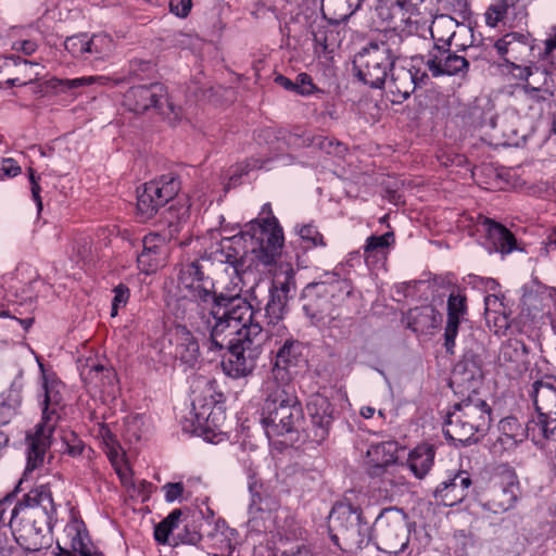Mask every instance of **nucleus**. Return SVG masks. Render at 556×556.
<instances>
[{
  "mask_svg": "<svg viewBox=\"0 0 556 556\" xmlns=\"http://www.w3.org/2000/svg\"><path fill=\"white\" fill-rule=\"evenodd\" d=\"M498 363L508 371L521 372L527 363L526 345L518 340L503 343L498 353Z\"/></svg>",
  "mask_w": 556,
  "mask_h": 556,
  "instance_id": "32",
  "label": "nucleus"
},
{
  "mask_svg": "<svg viewBox=\"0 0 556 556\" xmlns=\"http://www.w3.org/2000/svg\"><path fill=\"white\" fill-rule=\"evenodd\" d=\"M483 225L486 228L488 239L496 252L506 255L517 250L515 236L504 225L490 218H485Z\"/></svg>",
  "mask_w": 556,
  "mask_h": 556,
  "instance_id": "33",
  "label": "nucleus"
},
{
  "mask_svg": "<svg viewBox=\"0 0 556 556\" xmlns=\"http://www.w3.org/2000/svg\"><path fill=\"white\" fill-rule=\"evenodd\" d=\"M390 78L387 81V90L391 96L392 103H402L415 91L416 84L412 70L404 66H393L390 70Z\"/></svg>",
  "mask_w": 556,
  "mask_h": 556,
  "instance_id": "26",
  "label": "nucleus"
},
{
  "mask_svg": "<svg viewBox=\"0 0 556 556\" xmlns=\"http://www.w3.org/2000/svg\"><path fill=\"white\" fill-rule=\"evenodd\" d=\"M397 444L393 441L371 444L367 450V473L370 477H381L387 468L396 463Z\"/></svg>",
  "mask_w": 556,
  "mask_h": 556,
  "instance_id": "22",
  "label": "nucleus"
},
{
  "mask_svg": "<svg viewBox=\"0 0 556 556\" xmlns=\"http://www.w3.org/2000/svg\"><path fill=\"white\" fill-rule=\"evenodd\" d=\"M480 356L472 351L466 352L453 369L451 386L465 387L467 384V389H472L473 392L478 381L482 378Z\"/></svg>",
  "mask_w": 556,
  "mask_h": 556,
  "instance_id": "20",
  "label": "nucleus"
},
{
  "mask_svg": "<svg viewBox=\"0 0 556 556\" xmlns=\"http://www.w3.org/2000/svg\"><path fill=\"white\" fill-rule=\"evenodd\" d=\"M295 92L301 96H308L313 93L315 88L312 78L306 73H301L298 75L296 80L294 81Z\"/></svg>",
  "mask_w": 556,
  "mask_h": 556,
  "instance_id": "55",
  "label": "nucleus"
},
{
  "mask_svg": "<svg viewBox=\"0 0 556 556\" xmlns=\"http://www.w3.org/2000/svg\"><path fill=\"white\" fill-rule=\"evenodd\" d=\"M265 334L261 325H252L239 338H232L220 363L225 375L233 379L250 376L263 352Z\"/></svg>",
  "mask_w": 556,
  "mask_h": 556,
  "instance_id": "8",
  "label": "nucleus"
},
{
  "mask_svg": "<svg viewBox=\"0 0 556 556\" xmlns=\"http://www.w3.org/2000/svg\"><path fill=\"white\" fill-rule=\"evenodd\" d=\"M115 48L113 38L105 33L87 36V56L93 55L97 60H104L113 53Z\"/></svg>",
  "mask_w": 556,
  "mask_h": 556,
  "instance_id": "36",
  "label": "nucleus"
},
{
  "mask_svg": "<svg viewBox=\"0 0 556 556\" xmlns=\"http://www.w3.org/2000/svg\"><path fill=\"white\" fill-rule=\"evenodd\" d=\"M263 333L265 334V341L267 339L274 340L275 344L282 343L286 338H293L289 334V330L282 323V319H268L266 329L263 328Z\"/></svg>",
  "mask_w": 556,
  "mask_h": 556,
  "instance_id": "46",
  "label": "nucleus"
},
{
  "mask_svg": "<svg viewBox=\"0 0 556 556\" xmlns=\"http://www.w3.org/2000/svg\"><path fill=\"white\" fill-rule=\"evenodd\" d=\"M433 496L438 504L454 506L466 497V493H463V489H459L451 478L441 482L437 486L433 492Z\"/></svg>",
  "mask_w": 556,
  "mask_h": 556,
  "instance_id": "37",
  "label": "nucleus"
},
{
  "mask_svg": "<svg viewBox=\"0 0 556 556\" xmlns=\"http://www.w3.org/2000/svg\"><path fill=\"white\" fill-rule=\"evenodd\" d=\"M123 105L136 114L153 110L169 119L179 117L180 109L170 101L166 87L160 83L130 87L124 93Z\"/></svg>",
  "mask_w": 556,
  "mask_h": 556,
  "instance_id": "10",
  "label": "nucleus"
},
{
  "mask_svg": "<svg viewBox=\"0 0 556 556\" xmlns=\"http://www.w3.org/2000/svg\"><path fill=\"white\" fill-rule=\"evenodd\" d=\"M518 492L519 486L514 479L505 484L495 485L490 492V498L483 506L493 514L504 513L514 507Z\"/></svg>",
  "mask_w": 556,
  "mask_h": 556,
  "instance_id": "29",
  "label": "nucleus"
},
{
  "mask_svg": "<svg viewBox=\"0 0 556 556\" xmlns=\"http://www.w3.org/2000/svg\"><path fill=\"white\" fill-rule=\"evenodd\" d=\"M465 415V418L472 425L479 438L489 430L492 421V409L485 400L481 399L476 391L456 403Z\"/></svg>",
  "mask_w": 556,
  "mask_h": 556,
  "instance_id": "17",
  "label": "nucleus"
},
{
  "mask_svg": "<svg viewBox=\"0 0 556 556\" xmlns=\"http://www.w3.org/2000/svg\"><path fill=\"white\" fill-rule=\"evenodd\" d=\"M312 34L315 43L321 46L325 50H327L334 40L333 31H328L326 26H317L316 29H313Z\"/></svg>",
  "mask_w": 556,
  "mask_h": 556,
  "instance_id": "54",
  "label": "nucleus"
},
{
  "mask_svg": "<svg viewBox=\"0 0 556 556\" xmlns=\"http://www.w3.org/2000/svg\"><path fill=\"white\" fill-rule=\"evenodd\" d=\"M142 252L137 256L139 268L149 274L156 270L164 261L165 238L159 233H149L142 239Z\"/></svg>",
  "mask_w": 556,
  "mask_h": 556,
  "instance_id": "27",
  "label": "nucleus"
},
{
  "mask_svg": "<svg viewBox=\"0 0 556 556\" xmlns=\"http://www.w3.org/2000/svg\"><path fill=\"white\" fill-rule=\"evenodd\" d=\"M88 376V379L94 382L96 387H102L103 389L113 386L116 380V374L102 365L92 366Z\"/></svg>",
  "mask_w": 556,
  "mask_h": 556,
  "instance_id": "45",
  "label": "nucleus"
},
{
  "mask_svg": "<svg viewBox=\"0 0 556 556\" xmlns=\"http://www.w3.org/2000/svg\"><path fill=\"white\" fill-rule=\"evenodd\" d=\"M278 349L271 370L273 378L277 381L286 382L289 380L288 369L295 366L302 357L304 346L294 338H286Z\"/></svg>",
  "mask_w": 556,
  "mask_h": 556,
  "instance_id": "19",
  "label": "nucleus"
},
{
  "mask_svg": "<svg viewBox=\"0 0 556 556\" xmlns=\"http://www.w3.org/2000/svg\"><path fill=\"white\" fill-rule=\"evenodd\" d=\"M53 429H48L45 425H38L34 437L30 438L28 453H27V465L25 475L34 471L43 464L46 451L49 447V437Z\"/></svg>",
  "mask_w": 556,
  "mask_h": 556,
  "instance_id": "31",
  "label": "nucleus"
},
{
  "mask_svg": "<svg viewBox=\"0 0 556 556\" xmlns=\"http://www.w3.org/2000/svg\"><path fill=\"white\" fill-rule=\"evenodd\" d=\"M109 80L105 76H89V77H81V78H73V79H55L53 81V88L58 89L59 91H67L80 88L86 85H91L94 83H99L104 85Z\"/></svg>",
  "mask_w": 556,
  "mask_h": 556,
  "instance_id": "41",
  "label": "nucleus"
},
{
  "mask_svg": "<svg viewBox=\"0 0 556 556\" xmlns=\"http://www.w3.org/2000/svg\"><path fill=\"white\" fill-rule=\"evenodd\" d=\"M163 490L165 491V500L167 502H174L179 496H181L184 492V485L180 482L177 483H166L163 486Z\"/></svg>",
  "mask_w": 556,
  "mask_h": 556,
  "instance_id": "58",
  "label": "nucleus"
},
{
  "mask_svg": "<svg viewBox=\"0 0 556 556\" xmlns=\"http://www.w3.org/2000/svg\"><path fill=\"white\" fill-rule=\"evenodd\" d=\"M371 541L381 552H402L409 541L405 513L396 507L383 508L371 526Z\"/></svg>",
  "mask_w": 556,
  "mask_h": 556,
  "instance_id": "9",
  "label": "nucleus"
},
{
  "mask_svg": "<svg viewBox=\"0 0 556 556\" xmlns=\"http://www.w3.org/2000/svg\"><path fill=\"white\" fill-rule=\"evenodd\" d=\"M175 358L186 368L194 369L200 364V345L186 326H179L174 333Z\"/></svg>",
  "mask_w": 556,
  "mask_h": 556,
  "instance_id": "21",
  "label": "nucleus"
},
{
  "mask_svg": "<svg viewBox=\"0 0 556 556\" xmlns=\"http://www.w3.org/2000/svg\"><path fill=\"white\" fill-rule=\"evenodd\" d=\"M260 315V311H255L245 299L219 293L216 301L211 303L198 331L208 334L204 343L207 352L220 354L232 338H239L252 325H261L257 319Z\"/></svg>",
  "mask_w": 556,
  "mask_h": 556,
  "instance_id": "4",
  "label": "nucleus"
},
{
  "mask_svg": "<svg viewBox=\"0 0 556 556\" xmlns=\"http://www.w3.org/2000/svg\"><path fill=\"white\" fill-rule=\"evenodd\" d=\"M444 433L450 440L463 445L478 442L480 439L456 404L453 406V410L447 414Z\"/></svg>",
  "mask_w": 556,
  "mask_h": 556,
  "instance_id": "25",
  "label": "nucleus"
},
{
  "mask_svg": "<svg viewBox=\"0 0 556 556\" xmlns=\"http://www.w3.org/2000/svg\"><path fill=\"white\" fill-rule=\"evenodd\" d=\"M212 404L213 402H210L198 407L197 402L193 401L190 418L186 419L182 429L192 434L203 437L207 441H212L211 434L215 435L222 414L220 412H214Z\"/></svg>",
  "mask_w": 556,
  "mask_h": 556,
  "instance_id": "16",
  "label": "nucleus"
},
{
  "mask_svg": "<svg viewBox=\"0 0 556 556\" xmlns=\"http://www.w3.org/2000/svg\"><path fill=\"white\" fill-rule=\"evenodd\" d=\"M72 547L79 552L81 556H90L92 548L85 542L81 532L77 530L76 535L72 539Z\"/></svg>",
  "mask_w": 556,
  "mask_h": 556,
  "instance_id": "57",
  "label": "nucleus"
},
{
  "mask_svg": "<svg viewBox=\"0 0 556 556\" xmlns=\"http://www.w3.org/2000/svg\"><path fill=\"white\" fill-rule=\"evenodd\" d=\"M326 5L332 11V20L336 23L348 20L356 10L348 2V0H323V7Z\"/></svg>",
  "mask_w": 556,
  "mask_h": 556,
  "instance_id": "44",
  "label": "nucleus"
},
{
  "mask_svg": "<svg viewBox=\"0 0 556 556\" xmlns=\"http://www.w3.org/2000/svg\"><path fill=\"white\" fill-rule=\"evenodd\" d=\"M286 295L269 292V300L265 306V317L267 319H283L287 306Z\"/></svg>",
  "mask_w": 556,
  "mask_h": 556,
  "instance_id": "43",
  "label": "nucleus"
},
{
  "mask_svg": "<svg viewBox=\"0 0 556 556\" xmlns=\"http://www.w3.org/2000/svg\"><path fill=\"white\" fill-rule=\"evenodd\" d=\"M249 490L251 493V503L249 506L250 514L271 510L274 502L270 497L263 496L261 492L262 484H258L255 481L250 482Z\"/></svg>",
  "mask_w": 556,
  "mask_h": 556,
  "instance_id": "40",
  "label": "nucleus"
},
{
  "mask_svg": "<svg viewBox=\"0 0 556 556\" xmlns=\"http://www.w3.org/2000/svg\"><path fill=\"white\" fill-rule=\"evenodd\" d=\"M394 243V233L389 231L381 236H370L364 247V257L367 264L383 260L391 244Z\"/></svg>",
  "mask_w": 556,
  "mask_h": 556,
  "instance_id": "35",
  "label": "nucleus"
},
{
  "mask_svg": "<svg viewBox=\"0 0 556 556\" xmlns=\"http://www.w3.org/2000/svg\"><path fill=\"white\" fill-rule=\"evenodd\" d=\"M518 0H501L490 5L485 12V22L489 26L495 27L498 22L503 21L508 10L516 4Z\"/></svg>",
  "mask_w": 556,
  "mask_h": 556,
  "instance_id": "42",
  "label": "nucleus"
},
{
  "mask_svg": "<svg viewBox=\"0 0 556 556\" xmlns=\"http://www.w3.org/2000/svg\"><path fill=\"white\" fill-rule=\"evenodd\" d=\"M525 438L530 439L540 447H547L549 443H556V420L541 416L538 419L529 420L523 428Z\"/></svg>",
  "mask_w": 556,
  "mask_h": 556,
  "instance_id": "30",
  "label": "nucleus"
},
{
  "mask_svg": "<svg viewBox=\"0 0 556 556\" xmlns=\"http://www.w3.org/2000/svg\"><path fill=\"white\" fill-rule=\"evenodd\" d=\"M434 459V448L432 445L424 444L415 447L408 455L407 466L416 478H424Z\"/></svg>",
  "mask_w": 556,
  "mask_h": 556,
  "instance_id": "34",
  "label": "nucleus"
},
{
  "mask_svg": "<svg viewBox=\"0 0 556 556\" xmlns=\"http://www.w3.org/2000/svg\"><path fill=\"white\" fill-rule=\"evenodd\" d=\"M401 40L397 34H391L387 40L370 41L363 47L353 61L357 77L371 88L383 87L388 73L400 56L399 49L393 46Z\"/></svg>",
  "mask_w": 556,
  "mask_h": 556,
  "instance_id": "6",
  "label": "nucleus"
},
{
  "mask_svg": "<svg viewBox=\"0 0 556 556\" xmlns=\"http://www.w3.org/2000/svg\"><path fill=\"white\" fill-rule=\"evenodd\" d=\"M192 7L191 0H169V10L179 17H186Z\"/></svg>",
  "mask_w": 556,
  "mask_h": 556,
  "instance_id": "56",
  "label": "nucleus"
},
{
  "mask_svg": "<svg viewBox=\"0 0 556 556\" xmlns=\"http://www.w3.org/2000/svg\"><path fill=\"white\" fill-rule=\"evenodd\" d=\"M114 296L112 300L111 316H116L118 308L127 304L129 300V289L124 285H118L113 290Z\"/></svg>",
  "mask_w": 556,
  "mask_h": 556,
  "instance_id": "53",
  "label": "nucleus"
},
{
  "mask_svg": "<svg viewBox=\"0 0 556 556\" xmlns=\"http://www.w3.org/2000/svg\"><path fill=\"white\" fill-rule=\"evenodd\" d=\"M148 428L144 417L141 415H130L124 420L123 437L129 444L138 443L146 435Z\"/></svg>",
  "mask_w": 556,
  "mask_h": 556,
  "instance_id": "38",
  "label": "nucleus"
},
{
  "mask_svg": "<svg viewBox=\"0 0 556 556\" xmlns=\"http://www.w3.org/2000/svg\"><path fill=\"white\" fill-rule=\"evenodd\" d=\"M204 261H207L206 256L181 265L178 280L184 291L204 303H214L219 294L215 291L213 279L204 274L202 265Z\"/></svg>",
  "mask_w": 556,
  "mask_h": 556,
  "instance_id": "13",
  "label": "nucleus"
},
{
  "mask_svg": "<svg viewBox=\"0 0 556 556\" xmlns=\"http://www.w3.org/2000/svg\"><path fill=\"white\" fill-rule=\"evenodd\" d=\"M255 140L258 144H268L274 151L282 149L277 131L270 127L260 129L255 135Z\"/></svg>",
  "mask_w": 556,
  "mask_h": 556,
  "instance_id": "51",
  "label": "nucleus"
},
{
  "mask_svg": "<svg viewBox=\"0 0 556 556\" xmlns=\"http://www.w3.org/2000/svg\"><path fill=\"white\" fill-rule=\"evenodd\" d=\"M500 434L491 446L493 454L500 455L515 448L525 440V431L516 417H506L500 421Z\"/></svg>",
  "mask_w": 556,
  "mask_h": 556,
  "instance_id": "28",
  "label": "nucleus"
},
{
  "mask_svg": "<svg viewBox=\"0 0 556 556\" xmlns=\"http://www.w3.org/2000/svg\"><path fill=\"white\" fill-rule=\"evenodd\" d=\"M211 303H204L188 292L169 304L172 313L177 319L189 323L197 331L203 325V318Z\"/></svg>",
  "mask_w": 556,
  "mask_h": 556,
  "instance_id": "18",
  "label": "nucleus"
},
{
  "mask_svg": "<svg viewBox=\"0 0 556 556\" xmlns=\"http://www.w3.org/2000/svg\"><path fill=\"white\" fill-rule=\"evenodd\" d=\"M54 515L55 505L48 485L30 490L11 514L10 527L16 543L30 553L49 547Z\"/></svg>",
  "mask_w": 556,
  "mask_h": 556,
  "instance_id": "3",
  "label": "nucleus"
},
{
  "mask_svg": "<svg viewBox=\"0 0 556 556\" xmlns=\"http://www.w3.org/2000/svg\"><path fill=\"white\" fill-rule=\"evenodd\" d=\"M467 313V296L465 292L458 287H453L447 298V319L444 330V346L450 354L454 353L458 328L460 323L466 320Z\"/></svg>",
  "mask_w": 556,
  "mask_h": 556,
  "instance_id": "15",
  "label": "nucleus"
},
{
  "mask_svg": "<svg viewBox=\"0 0 556 556\" xmlns=\"http://www.w3.org/2000/svg\"><path fill=\"white\" fill-rule=\"evenodd\" d=\"M42 380V421L39 425L54 429L56 420L60 418L59 409L63 406V397L60 392L62 384L55 379H48L45 375Z\"/></svg>",
  "mask_w": 556,
  "mask_h": 556,
  "instance_id": "24",
  "label": "nucleus"
},
{
  "mask_svg": "<svg viewBox=\"0 0 556 556\" xmlns=\"http://www.w3.org/2000/svg\"><path fill=\"white\" fill-rule=\"evenodd\" d=\"M312 144L326 153H331L333 148V141L327 137L317 136L312 140Z\"/></svg>",
  "mask_w": 556,
  "mask_h": 556,
  "instance_id": "63",
  "label": "nucleus"
},
{
  "mask_svg": "<svg viewBox=\"0 0 556 556\" xmlns=\"http://www.w3.org/2000/svg\"><path fill=\"white\" fill-rule=\"evenodd\" d=\"M291 290H295V282L293 276V269H289L286 271L283 281H280L279 278L276 279L273 283V287L269 289L271 293H280L286 295V300L288 301V296Z\"/></svg>",
  "mask_w": 556,
  "mask_h": 556,
  "instance_id": "52",
  "label": "nucleus"
},
{
  "mask_svg": "<svg viewBox=\"0 0 556 556\" xmlns=\"http://www.w3.org/2000/svg\"><path fill=\"white\" fill-rule=\"evenodd\" d=\"M508 66L510 67L514 76L520 80H528L529 77L532 76V74H533L532 67L528 66V65H520V64H517V62H515V63L508 64Z\"/></svg>",
  "mask_w": 556,
  "mask_h": 556,
  "instance_id": "60",
  "label": "nucleus"
},
{
  "mask_svg": "<svg viewBox=\"0 0 556 556\" xmlns=\"http://www.w3.org/2000/svg\"><path fill=\"white\" fill-rule=\"evenodd\" d=\"M87 34H78L67 37L64 41L65 50L75 58L87 60Z\"/></svg>",
  "mask_w": 556,
  "mask_h": 556,
  "instance_id": "47",
  "label": "nucleus"
},
{
  "mask_svg": "<svg viewBox=\"0 0 556 556\" xmlns=\"http://www.w3.org/2000/svg\"><path fill=\"white\" fill-rule=\"evenodd\" d=\"M441 26L455 27L456 23L452 17L441 16L433 22L430 33L434 40L432 49L426 55L420 56L433 77L440 76H464L469 70L468 60L451 50L457 34L451 31L446 38L439 37L438 33Z\"/></svg>",
  "mask_w": 556,
  "mask_h": 556,
  "instance_id": "7",
  "label": "nucleus"
},
{
  "mask_svg": "<svg viewBox=\"0 0 556 556\" xmlns=\"http://www.w3.org/2000/svg\"><path fill=\"white\" fill-rule=\"evenodd\" d=\"M241 163L230 167L229 181L227 184L228 188L238 186L240 184L241 177L247 176V174L241 172Z\"/></svg>",
  "mask_w": 556,
  "mask_h": 556,
  "instance_id": "62",
  "label": "nucleus"
},
{
  "mask_svg": "<svg viewBox=\"0 0 556 556\" xmlns=\"http://www.w3.org/2000/svg\"><path fill=\"white\" fill-rule=\"evenodd\" d=\"M189 215H190L189 206L182 204L177 211V215H176L177 222L169 219L170 235L179 231V224L182 222H186L189 218Z\"/></svg>",
  "mask_w": 556,
  "mask_h": 556,
  "instance_id": "59",
  "label": "nucleus"
},
{
  "mask_svg": "<svg viewBox=\"0 0 556 556\" xmlns=\"http://www.w3.org/2000/svg\"><path fill=\"white\" fill-rule=\"evenodd\" d=\"M181 516L180 509H174L165 519L154 528V539L159 544H166L169 534L177 528Z\"/></svg>",
  "mask_w": 556,
  "mask_h": 556,
  "instance_id": "39",
  "label": "nucleus"
},
{
  "mask_svg": "<svg viewBox=\"0 0 556 556\" xmlns=\"http://www.w3.org/2000/svg\"><path fill=\"white\" fill-rule=\"evenodd\" d=\"M180 190V181L173 174L146 182L137 190V210L143 218H151Z\"/></svg>",
  "mask_w": 556,
  "mask_h": 556,
  "instance_id": "11",
  "label": "nucleus"
},
{
  "mask_svg": "<svg viewBox=\"0 0 556 556\" xmlns=\"http://www.w3.org/2000/svg\"><path fill=\"white\" fill-rule=\"evenodd\" d=\"M2 172L8 177H15L21 173V167L17 163L12 159H7L3 161Z\"/></svg>",
  "mask_w": 556,
  "mask_h": 556,
  "instance_id": "64",
  "label": "nucleus"
},
{
  "mask_svg": "<svg viewBox=\"0 0 556 556\" xmlns=\"http://www.w3.org/2000/svg\"><path fill=\"white\" fill-rule=\"evenodd\" d=\"M296 231L301 239L306 241L309 247L325 245L321 233L313 224L302 225Z\"/></svg>",
  "mask_w": 556,
  "mask_h": 556,
  "instance_id": "50",
  "label": "nucleus"
},
{
  "mask_svg": "<svg viewBox=\"0 0 556 556\" xmlns=\"http://www.w3.org/2000/svg\"><path fill=\"white\" fill-rule=\"evenodd\" d=\"M283 247V233L276 218L252 220L247 229L230 238H224L206 256L213 263L228 264L237 276L250 269L249 261L256 262V267L276 263Z\"/></svg>",
  "mask_w": 556,
  "mask_h": 556,
  "instance_id": "2",
  "label": "nucleus"
},
{
  "mask_svg": "<svg viewBox=\"0 0 556 556\" xmlns=\"http://www.w3.org/2000/svg\"><path fill=\"white\" fill-rule=\"evenodd\" d=\"M328 527L331 541L344 552H357L371 542V526L364 519L362 508L350 502L332 507Z\"/></svg>",
  "mask_w": 556,
  "mask_h": 556,
  "instance_id": "5",
  "label": "nucleus"
},
{
  "mask_svg": "<svg viewBox=\"0 0 556 556\" xmlns=\"http://www.w3.org/2000/svg\"><path fill=\"white\" fill-rule=\"evenodd\" d=\"M264 393L261 420L268 437L303 434L306 440L317 444L328 438L333 407L326 396L313 394L309 397L307 412L311 421L304 426L303 407L292 384L268 379Z\"/></svg>",
  "mask_w": 556,
  "mask_h": 556,
  "instance_id": "1",
  "label": "nucleus"
},
{
  "mask_svg": "<svg viewBox=\"0 0 556 556\" xmlns=\"http://www.w3.org/2000/svg\"><path fill=\"white\" fill-rule=\"evenodd\" d=\"M539 60L547 62L556 68V25L551 27L548 36L544 40V49L539 52Z\"/></svg>",
  "mask_w": 556,
  "mask_h": 556,
  "instance_id": "48",
  "label": "nucleus"
},
{
  "mask_svg": "<svg viewBox=\"0 0 556 556\" xmlns=\"http://www.w3.org/2000/svg\"><path fill=\"white\" fill-rule=\"evenodd\" d=\"M269 160L261 161L260 159H256V157L247 159L244 162L241 163V168H242L241 172H243L247 175H249L250 172H252L254 169L264 168L265 164Z\"/></svg>",
  "mask_w": 556,
  "mask_h": 556,
  "instance_id": "61",
  "label": "nucleus"
},
{
  "mask_svg": "<svg viewBox=\"0 0 556 556\" xmlns=\"http://www.w3.org/2000/svg\"><path fill=\"white\" fill-rule=\"evenodd\" d=\"M534 48L535 40L529 33H507L494 43L497 54L507 65L515 62L532 63L531 56Z\"/></svg>",
  "mask_w": 556,
  "mask_h": 556,
  "instance_id": "14",
  "label": "nucleus"
},
{
  "mask_svg": "<svg viewBox=\"0 0 556 556\" xmlns=\"http://www.w3.org/2000/svg\"><path fill=\"white\" fill-rule=\"evenodd\" d=\"M531 396L538 414L556 420V377H545L532 384Z\"/></svg>",
  "mask_w": 556,
  "mask_h": 556,
  "instance_id": "23",
  "label": "nucleus"
},
{
  "mask_svg": "<svg viewBox=\"0 0 556 556\" xmlns=\"http://www.w3.org/2000/svg\"><path fill=\"white\" fill-rule=\"evenodd\" d=\"M331 285L319 281L308 283L302 291V309L314 326H324L334 319Z\"/></svg>",
  "mask_w": 556,
  "mask_h": 556,
  "instance_id": "12",
  "label": "nucleus"
},
{
  "mask_svg": "<svg viewBox=\"0 0 556 556\" xmlns=\"http://www.w3.org/2000/svg\"><path fill=\"white\" fill-rule=\"evenodd\" d=\"M64 450L63 453L72 457H77L83 454L85 450L84 442L72 431L63 435Z\"/></svg>",
  "mask_w": 556,
  "mask_h": 556,
  "instance_id": "49",
  "label": "nucleus"
}]
</instances>
